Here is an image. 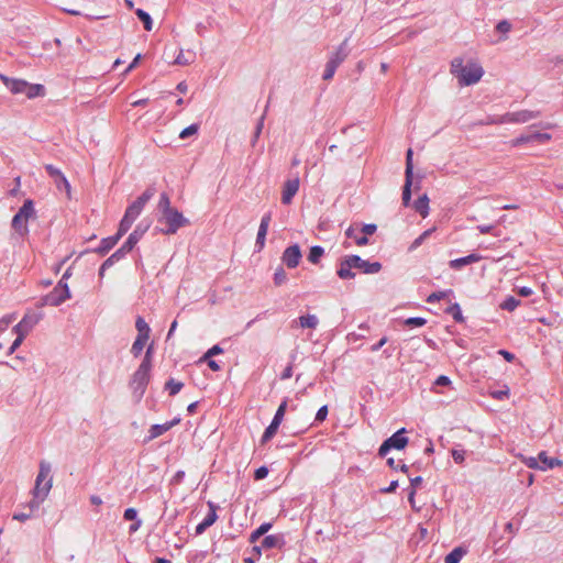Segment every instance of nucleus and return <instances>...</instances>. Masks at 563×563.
<instances>
[{
    "label": "nucleus",
    "instance_id": "f257e3e1",
    "mask_svg": "<svg viewBox=\"0 0 563 563\" xmlns=\"http://www.w3.org/2000/svg\"><path fill=\"white\" fill-rule=\"evenodd\" d=\"M451 73L457 78L460 86H471L481 80L484 69L476 63L464 65L463 58L456 57L451 62Z\"/></svg>",
    "mask_w": 563,
    "mask_h": 563
},
{
    "label": "nucleus",
    "instance_id": "f03ea898",
    "mask_svg": "<svg viewBox=\"0 0 563 563\" xmlns=\"http://www.w3.org/2000/svg\"><path fill=\"white\" fill-rule=\"evenodd\" d=\"M152 358H153V346L150 345L145 352V356L141 362L137 369L133 373L130 387L139 398H141L151 379V369H152Z\"/></svg>",
    "mask_w": 563,
    "mask_h": 563
},
{
    "label": "nucleus",
    "instance_id": "7ed1b4c3",
    "mask_svg": "<svg viewBox=\"0 0 563 563\" xmlns=\"http://www.w3.org/2000/svg\"><path fill=\"white\" fill-rule=\"evenodd\" d=\"M0 80L13 95H25L29 99L44 96L45 88L41 84H30L23 79L10 78L0 74Z\"/></svg>",
    "mask_w": 563,
    "mask_h": 563
},
{
    "label": "nucleus",
    "instance_id": "20e7f679",
    "mask_svg": "<svg viewBox=\"0 0 563 563\" xmlns=\"http://www.w3.org/2000/svg\"><path fill=\"white\" fill-rule=\"evenodd\" d=\"M35 218V209L33 200L26 199L19 211L12 218V229L20 235L26 236L29 234V220Z\"/></svg>",
    "mask_w": 563,
    "mask_h": 563
},
{
    "label": "nucleus",
    "instance_id": "39448f33",
    "mask_svg": "<svg viewBox=\"0 0 563 563\" xmlns=\"http://www.w3.org/2000/svg\"><path fill=\"white\" fill-rule=\"evenodd\" d=\"M52 466L46 461L38 464V473L35 478V485L32 489V496L47 497L53 487Z\"/></svg>",
    "mask_w": 563,
    "mask_h": 563
},
{
    "label": "nucleus",
    "instance_id": "423d86ee",
    "mask_svg": "<svg viewBox=\"0 0 563 563\" xmlns=\"http://www.w3.org/2000/svg\"><path fill=\"white\" fill-rule=\"evenodd\" d=\"M159 222H164L166 224V228L162 229L164 234H175L180 228L189 224L188 219H186L183 213L175 208L163 213Z\"/></svg>",
    "mask_w": 563,
    "mask_h": 563
},
{
    "label": "nucleus",
    "instance_id": "0eeeda50",
    "mask_svg": "<svg viewBox=\"0 0 563 563\" xmlns=\"http://www.w3.org/2000/svg\"><path fill=\"white\" fill-rule=\"evenodd\" d=\"M69 298H70V290H69L68 284L66 282H63V279H60L57 283V285L53 288V290L44 297L43 305L56 307Z\"/></svg>",
    "mask_w": 563,
    "mask_h": 563
},
{
    "label": "nucleus",
    "instance_id": "6e6552de",
    "mask_svg": "<svg viewBox=\"0 0 563 563\" xmlns=\"http://www.w3.org/2000/svg\"><path fill=\"white\" fill-rule=\"evenodd\" d=\"M405 432H406V429L401 428L400 430L395 432L391 437H389L387 440H385L378 450V454L380 456H385L390 451V449H396V450L405 449L409 441L408 438L404 435Z\"/></svg>",
    "mask_w": 563,
    "mask_h": 563
},
{
    "label": "nucleus",
    "instance_id": "1a4fd4ad",
    "mask_svg": "<svg viewBox=\"0 0 563 563\" xmlns=\"http://www.w3.org/2000/svg\"><path fill=\"white\" fill-rule=\"evenodd\" d=\"M42 319L43 312L27 311L22 320L13 327V332L26 336Z\"/></svg>",
    "mask_w": 563,
    "mask_h": 563
},
{
    "label": "nucleus",
    "instance_id": "9d476101",
    "mask_svg": "<svg viewBox=\"0 0 563 563\" xmlns=\"http://www.w3.org/2000/svg\"><path fill=\"white\" fill-rule=\"evenodd\" d=\"M412 155L413 152L411 148L407 151L406 154V170H405V185L402 189V205L408 207L411 200V186H412V176H413V164H412Z\"/></svg>",
    "mask_w": 563,
    "mask_h": 563
},
{
    "label": "nucleus",
    "instance_id": "9b49d317",
    "mask_svg": "<svg viewBox=\"0 0 563 563\" xmlns=\"http://www.w3.org/2000/svg\"><path fill=\"white\" fill-rule=\"evenodd\" d=\"M154 196V189H146L135 201H133L125 210L124 216L135 221L141 212L143 211L145 205L150 201V199Z\"/></svg>",
    "mask_w": 563,
    "mask_h": 563
},
{
    "label": "nucleus",
    "instance_id": "f8f14e48",
    "mask_svg": "<svg viewBox=\"0 0 563 563\" xmlns=\"http://www.w3.org/2000/svg\"><path fill=\"white\" fill-rule=\"evenodd\" d=\"M47 174L54 179V183L58 190H65L68 198L70 197L71 187L65 175L60 169L52 164L45 165Z\"/></svg>",
    "mask_w": 563,
    "mask_h": 563
},
{
    "label": "nucleus",
    "instance_id": "ddd939ff",
    "mask_svg": "<svg viewBox=\"0 0 563 563\" xmlns=\"http://www.w3.org/2000/svg\"><path fill=\"white\" fill-rule=\"evenodd\" d=\"M300 186L299 177L287 179L282 189V202L284 205H290L294 197L297 195Z\"/></svg>",
    "mask_w": 563,
    "mask_h": 563
},
{
    "label": "nucleus",
    "instance_id": "4468645a",
    "mask_svg": "<svg viewBox=\"0 0 563 563\" xmlns=\"http://www.w3.org/2000/svg\"><path fill=\"white\" fill-rule=\"evenodd\" d=\"M301 257L302 255L299 245L294 244L284 251L282 261L288 268H296L299 265Z\"/></svg>",
    "mask_w": 563,
    "mask_h": 563
},
{
    "label": "nucleus",
    "instance_id": "2eb2a0df",
    "mask_svg": "<svg viewBox=\"0 0 563 563\" xmlns=\"http://www.w3.org/2000/svg\"><path fill=\"white\" fill-rule=\"evenodd\" d=\"M207 505H208L209 511L206 515V517L203 518V520L199 525H197L196 531H195L197 536L202 534L218 519V515H217V510L219 508L218 505H216L213 501H210V500L207 503Z\"/></svg>",
    "mask_w": 563,
    "mask_h": 563
},
{
    "label": "nucleus",
    "instance_id": "dca6fc26",
    "mask_svg": "<svg viewBox=\"0 0 563 563\" xmlns=\"http://www.w3.org/2000/svg\"><path fill=\"white\" fill-rule=\"evenodd\" d=\"M351 261L353 262L355 269H360L364 274H376L382 269V264L379 262L369 263L358 255H351Z\"/></svg>",
    "mask_w": 563,
    "mask_h": 563
},
{
    "label": "nucleus",
    "instance_id": "f3484780",
    "mask_svg": "<svg viewBox=\"0 0 563 563\" xmlns=\"http://www.w3.org/2000/svg\"><path fill=\"white\" fill-rule=\"evenodd\" d=\"M148 227L137 225L133 232L130 233L126 241L122 244L121 249L128 254L130 253L134 246L139 243L142 236L147 231Z\"/></svg>",
    "mask_w": 563,
    "mask_h": 563
},
{
    "label": "nucleus",
    "instance_id": "a211bd4d",
    "mask_svg": "<svg viewBox=\"0 0 563 563\" xmlns=\"http://www.w3.org/2000/svg\"><path fill=\"white\" fill-rule=\"evenodd\" d=\"M179 422H180V419L175 418V419L167 421L165 423H162V424H153L148 430L147 441H152V440L161 437L162 434H164L165 432L170 430L174 426L178 424Z\"/></svg>",
    "mask_w": 563,
    "mask_h": 563
},
{
    "label": "nucleus",
    "instance_id": "6ab92c4d",
    "mask_svg": "<svg viewBox=\"0 0 563 563\" xmlns=\"http://www.w3.org/2000/svg\"><path fill=\"white\" fill-rule=\"evenodd\" d=\"M352 264L351 255H347L340 261L336 274L341 279H353L355 277V273L353 272L355 267Z\"/></svg>",
    "mask_w": 563,
    "mask_h": 563
},
{
    "label": "nucleus",
    "instance_id": "aec40b11",
    "mask_svg": "<svg viewBox=\"0 0 563 563\" xmlns=\"http://www.w3.org/2000/svg\"><path fill=\"white\" fill-rule=\"evenodd\" d=\"M347 42H349V38H345L339 45L336 51L334 53H332L331 56L329 57V62L336 67H339L349 56Z\"/></svg>",
    "mask_w": 563,
    "mask_h": 563
},
{
    "label": "nucleus",
    "instance_id": "412c9836",
    "mask_svg": "<svg viewBox=\"0 0 563 563\" xmlns=\"http://www.w3.org/2000/svg\"><path fill=\"white\" fill-rule=\"evenodd\" d=\"M319 324V319L316 314L300 316L298 319L292 320L291 328L300 327L302 329H316Z\"/></svg>",
    "mask_w": 563,
    "mask_h": 563
},
{
    "label": "nucleus",
    "instance_id": "4be33fe9",
    "mask_svg": "<svg viewBox=\"0 0 563 563\" xmlns=\"http://www.w3.org/2000/svg\"><path fill=\"white\" fill-rule=\"evenodd\" d=\"M482 255L473 253L464 257H459L450 261L449 265L452 269H461L462 267L477 263L482 260Z\"/></svg>",
    "mask_w": 563,
    "mask_h": 563
},
{
    "label": "nucleus",
    "instance_id": "5701e85b",
    "mask_svg": "<svg viewBox=\"0 0 563 563\" xmlns=\"http://www.w3.org/2000/svg\"><path fill=\"white\" fill-rule=\"evenodd\" d=\"M345 235L349 239H353L357 246L367 245L369 242L368 238L361 233V229L353 224L346 229Z\"/></svg>",
    "mask_w": 563,
    "mask_h": 563
},
{
    "label": "nucleus",
    "instance_id": "b1692460",
    "mask_svg": "<svg viewBox=\"0 0 563 563\" xmlns=\"http://www.w3.org/2000/svg\"><path fill=\"white\" fill-rule=\"evenodd\" d=\"M540 471H548L562 465V461L556 457H549L545 451L539 453Z\"/></svg>",
    "mask_w": 563,
    "mask_h": 563
},
{
    "label": "nucleus",
    "instance_id": "393cba45",
    "mask_svg": "<svg viewBox=\"0 0 563 563\" xmlns=\"http://www.w3.org/2000/svg\"><path fill=\"white\" fill-rule=\"evenodd\" d=\"M285 544L283 534H269L262 541L263 549H282Z\"/></svg>",
    "mask_w": 563,
    "mask_h": 563
},
{
    "label": "nucleus",
    "instance_id": "a878e982",
    "mask_svg": "<svg viewBox=\"0 0 563 563\" xmlns=\"http://www.w3.org/2000/svg\"><path fill=\"white\" fill-rule=\"evenodd\" d=\"M540 117L539 111L520 110L514 112L515 123H526Z\"/></svg>",
    "mask_w": 563,
    "mask_h": 563
},
{
    "label": "nucleus",
    "instance_id": "bb28decb",
    "mask_svg": "<svg viewBox=\"0 0 563 563\" xmlns=\"http://www.w3.org/2000/svg\"><path fill=\"white\" fill-rule=\"evenodd\" d=\"M415 210L422 217L427 218L429 216V198L424 194L420 196L415 202H413Z\"/></svg>",
    "mask_w": 563,
    "mask_h": 563
},
{
    "label": "nucleus",
    "instance_id": "cd10ccee",
    "mask_svg": "<svg viewBox=\"0 0 563 563\" xmlns=\"http://www.w3.org/2000/svg\"><path fill=\"white\" fill-rule=\"evenodd\" d=\"M119 236H108L101 240L100 245L96 249V252L100 255H106L118 242Z\"/></svg>",
    "mask_w": 563,
    "mask_h": 563
},
{
    "label": "nucleus",
    "instance_id": "c85d7f7f",
    "mask_svg": "<svg viewBox=\"0 0 563 563\" xmlns=\"http://www.w3.org/2000/svg\"><path fill=\"white\" fill-rule=\"evenodd\" d=\"M148 339H150V336H141V335L136 336V339L133 342L132 347H131V353L133 354L134 357H139L141 355Z\"/></svg>",
    "mask_w": 563,
    "mask_h": 563
},
{
    "label": "nucleus",
    "instance_id": "c756f323",
    "mask_svg": "<svg viewBox=\"0 0 563 563\" xmlns=\"http://www.w3.org/2000/svg\"><path fill=\"white\" fill-rule=\"evenodd\" d=\"M466 554V550L457 547L453 549L444 559L445 563H460L462 558Z\"/></svg>",
    "mask_w": 563,
    "mask_h": 563
},
{
    "label": "nucleus",
    "instance_id": "7c9ffc66",
    "mask_svg": "<svg viewBox=\"0 0 563 563\" xmlns=\"http://www.w3.org/2000/svg\"><path fill=\"white\" fill-rule=\"evenodd\" d=\"M195 53L194 52H187V54L184 52V51H180L179 54L177 55V57L175 58V64L176 65H181V66H185V65H190L195 62Z\"/></svg>",
    "mask_w": 563,
    "mask_h": 563
},
{
    "label": "nucleus",
    "instance_id": "2f4dec72",
    "mask_svg": "<svg viewBox=\"0 0 563 563\" xmlns=\"http://www.w3.org/2000/svg\"><path fill=\"white\" fill-rule=\"evenodd\" d=\"M324 250L322 246L314 245L310 249L308 254V261L312 264L319 263L320 258L323 256Z\"/></svg>",
    "mask_w": 563,
    "mask_h": 563
},
{
    "label": "nucleus",
    "instance_id": "473e14b6",
    "mask_svg": "<svg viewBox=\"0 0 563 563\" xmlns=\"http://www.w3.org/2000/svg\"><path fill=\"white\" fill-rule=\"evenodd\" d=\"M135 328L137 330V335L150 336L151 329L142 317L136 318Z\"/></svg>",
    "mask_w": 563,
    "mask_h": 563
},
{
    "label": "nucleus",
    "instance_id": "72a5a7b5",
    "mask_svg": "<svg viewBox=\"0 0 563 563\" xmlns=\"http://www.w3.org/2000/svg\"><path fill=\"white\" fill-rule=\"evenodd\" d=\"M278 428H279V424L272 421L269 423V426L265 429V431L262 435L261 442L262 443L268 442L276 434Z\"/></svg>",
    "mask_w": 563,
    "mask_h": 563
},
{
    "label": "nucleus",
    "instance_id": "f704fd0d",
    "mask_svg": "<svg viewBox=\"0 0 563 563\" xmlns=\"http://www.w3.org/2000/svg\"><path fill=\"white\" fill-rule=\"evenodd\" d=\"M135 13H136L137 18L143 22L144 29L146 31H152V29H153V21H152L151 15L147 12H145L144 10H142V9H137L135 11Z\"/></svg>",
    "mask_w": 563,
    "mask_h": 563
},
{
    "label": "nucleus",
    "instance_id": "c9c22d12",
    "mask_svg": "<svg viewBox=\"0 0 563 563\" xmlns=\"http://www.w3.org/2000/svg\"><path fill=\"white\" fill-rule=\"evenodd\" d=\"M184 387V384L181 382H177L173 378L166 382L165 389L168 390L170 396L177 395L181 388Z\"/></svg>",
    "mask_w": 563,
    "mask_h": 563
},
{
    "label": "nucleus",
    "instance_id": "e433bc0d",
    "mask_svg": "<svg viewBox=\"0 0 563 563\" xmlns=\"http://www.w3.org/2000/svg\"><path fill=\"white\" fill-rule=\"evenodd\" d=\"M125 255L126 253L120 247L103 262V266L111 267L112 265H114V263L122 260Z\"/></svg>",
    "mask_w": 563,
    "mask_h": 563
},
{
    "label": "nucleus",
    "instance_id": "4c0bfd02",
    "mask_svg": "<svg viewBox=\"0 0 563 563\" xmlns=\"http://www.w3.org/2000/svg\"><path fill=\"white\" fill-rule=\"evenodd\" d=\"M133 222L134 221H132L128 217L123 216V218L120 221L119 229H118V232L115 235L119 236V239H121L131 229Z\"/></svg>",
    "mask_w": 563,
    "mask_h": 563
},
{
    "label": "nucleus",
    "instance_id": "58836bf2",
    "mask_svg": "<svg viewBox=\"0 0 563 563\" xmlns=\"http://www.w3.org/2000/svg\"><path fill=\"white\" fill-rule=\"evenodd\" d=\"M437 230L435 227L431 228V229H428L426 230L424 232H422L413 242L412 244L410 245V250H416L418 249L424 241L426 239H428L434 231Z\"/></svg>",
    "mask_w": 563,
    "mask_h": 563
},
{
    "label": "nucleus",
    "instance_id": "ea45409f",
    "mask_svg": "<svg viewBox=\"0 0 563 563\" xmlns=\"http://www.w3.org/2000/svg\"><path fill=\"white\" fill-rule=\"evenodd\" d=\"M520 305V300L509 296L501 303L500 308L507 311H514Z\"/></svg>",
    "mask_w": 563,
    "mask_h": 563
},
{
    "label": "nucleus",
    "instance_id": "a19ab883",
    "mask_svg": "<svg viewBox=\"0 0 563 563\" xmlns=\"http://www.w3.org/2000/svg\"><path fill=\"white\" fill-rule=\"evenodd\" d=\"M158 209L163 213L167 212L168 210H172L170 206V199L169 196L166 192L161 194L159 200H158Z\"/></svg>",
    "mask_w": 563,
    "mask_h": 563
},
{
    "label": "nucleus",
    "instance_id": "79ce46f5",
    "mask_svg": "<svg viewBox=\"0 0 563 563\" xmlns=\"http://www.w3.org/2000/svg\"><path fill=\"white\" fill-rule=\"evenodd\" d=\"M286 409H287V400L285 399L279 405V407L277 408V410L275 412V416H274L272 421H274V422H276V423H278L280 426V423L284 420V416H285Z\"/></svg>",
    "mask_w": 563,
    "mask_h": 563
},
{
    "label": "nucleus",
    "instance_id": "37998d69",
    "mask_svg": "<svg viewBox=\"0 0 563 563\" xmlns=\"http://www.w3.org/2000/svg\"><path fill=\"white\" fill-rule=\"evenodd\" d=\"M527 143H533L531 134H522L510 141L512 147H518Z\"/></svg>",
    "mask_w": 563,
    "mask_h": 563
},
{
    "label": "nucleus",
    "instance_id": "c03bdc74",
    "mask_svg": "<svg viewBox=\"0 0 563 563\" xmlns=\"http://www.w3.org/2000/svg\"><path fill=\"white\" fill-rule=\"evenodd\" d=\"M404 323L410 328H420L427 323V320L421 317H411V318L406 319L404 321Z\"/></svg>",
    "mask_w": 563,
    "mask_h": 563
},
{
    "label": "nucleus",
    "instance_id": "a18cd8bd",
    "mask_svg": "<svg viewBox=\"0 0 563 563\" xmlns=\"http://www.w3.org/2000/svg\"><path fill=\"white\" fill-rule=\"evenodd\" d=\"M47 497H37L33 496V498L27 503L26 507L29 508L30 514H34L41 506V504L46 499Z\"/></svg>",
    "mask_w": 563,
    "mask_h": 563
},
{
    "label": "nucleus",
    "instance_id": "49530a36",
    "mask_svg": "<svg viewBox=\"0 0 563 563\" xmlns=\"http://www.w3.org/2000/svg\"><path fill=\"white\" fill-rule=\"evenodd\" d=\"M286 279H287V275H286V272L284 271V268L283 267L277 268L274 274L275 285L280 286L286 282Z\"/></svg>",
    "mask_w": 563,
    "mask_h": 563
},
{
    "label": "nucleus",
    "instance_id": "de8ad7c7",
    "mask_svg": "<svg viewBox=\"0 0 563 563\" xmlns=\"http://www.w3.org/2000/svg\"><path fill=\"white\" fill-rule=\"evenodd\" d=\"M532 142L544 144L551 140V135L548 133L534 132L531 133Z\"/></svg>",
    "mask_w": 563,
    "mask_h": 563
},
{
    "label": "nucleus",
    "instance_id": "09e8293b",
    "mask_svg": "<svg viewBox=\"0 0 563 563\" xmlns=\"http://www.w3.org/2000/svg\"><path fill=\"white\" fill-rule=\"evenodd\" d=\"M336 66H334L328 60L324 73L322 75L323 80H331L336 71Z\"/></svg>",
    "mask_w": 563,
    "mask_h": 563
},
{
    "label": "nucleus",
    "instance_id": "8fccbe9b",
    "mask_svg": "<svg viewBox=\"0 0 563 563\" xmlns=\"http://www.w3.org/2000/svg\"><path fill=\"white\" fill-rule=\"evenodd\" d=\"M271 220H272V213L271 212L265 213L261 219L258 231L267 233Z\"/></svg>",
    "mask_w": 563,
    "mask_h": 563
},
{
    "label": "nucleus",
    "instance_id": "3c124183",
    "mask_svg": "<svg viewBox=\"0 0 563 563\" xmlns=\"http://www.w3.org/2000/svg\"><path fill=\"white\" fill-rule=\"evenodd\" d=\"M449 312L452 314L456 322H462L464 320L461 308L457 303H454L452 307H450Z\"/></svg>",
    "mask_w": 563,
    "mask_h": 563
},
{
    "label": "nucleus",
    "instance_id": "603ef678",
    "mask_svg": "<svg viewBox=\"0 0 563 563\" xmlns=\"http://www.w3.org/2000/svg\"><path fill=\"white\" fill-rule=\"evenodd\" d=\"M198 132V124H190L189 126L185 128L180 133V139H187L190 135H194Z\"/></svg>",
    "mask_w": 563,
    "mask_h": 563
},
{
    "label": "nucleus",
    "instance_id": "864d4df0",
    "mask_svg": "<svg viewBox=\"0 0 563 563\" xmlns=\"http://www.w3.org/2000/svg\"><path fill=\"white\" fill-rule=\"evenodd\" d=\"M523 463L529 467V468H532V470H540V461H539V455L537 457L534 456H529V457H526L523 459Z\"/></svg>",
    "mask_w": 563,
    "mask_h": 563
},
{
    "label": "nucleus",
    "instance_id": "5fc2aeb1",
    "mask_svg": "<svg viewBox=\"0 0 563 563\" xmlns=\"http://www.w3.org/2000/svg\"><path fill=\"white\" fill-rule=\"evenodd\" d=\"M446 294H448L446 291L432 292L428 296L427 302H429V303L438 302V301L444 299L446 297Z\"/></svg>",
    "mask_w": 563,
    "mask_h": 563
},
{
    "label": "nucleus",
    "instance_id": "6e6d98bb",
    "mask_svg": "<svg viewBox=\"0 0 563 563\" xmlns=\"http://www.w3.org/2000/svg\"><path fill=\"white\" fill-rule=\"evenodd\" d=\"M15 334H16V339L12 342L11 346L9 347V351H8L9 355L13 354L15 352V350L22 344V342L26 338L24 335H21V333H15Z\"/></svg>",
    "mask_w": 563,
    "mask_h": 563
},
{
    "label": "nucleus",
    "instance_id": "4d7b16f0",
    "mask_svg": "<svg viewBox=\"0 0 563 563\" xmlns=\"http://www.w3.org/2000/svg\"><path fill=\"white\" fill-rule=\"evenodd\" d=\"M123 518L128 521H134L137 518V510L135 508H128L124 510Z\"/></svg>",
    "mask_w": 563,
    "mask_h": 563
},
{
    "label": "nucleus",
    "instance_id": "13d9d810",
    "mask_svg": "<svg viewBox=\"0 0 563 563\" xmlns=\"http://www.w3.org/2000/svg\"><path fill=\"white\" fill-rule=\"evenodd\" d=\"M327 416H328V406L324 405V406L320 407L319 410L317 411L314 420L317 422H322L327 419Z\"/></svg>",
    "mask_w": 563,
    "mask_h": 563
},
{
    "label": "nucleus",
    "instance_id": "bf43d9fd",
    "mask_svg": "<svg viewBox=\"0 0 563 563\" xmlns=\"http://www.w3.org/2000/svg\"><path fill=\"white\" fill-rule=\"evenodd\" d=\"M377 230V227L376 224H373V223H369V224H364L362 228H361V233H363L365 236L368 238V235H372L376 232Z\"/></svg>",
    "mask_w": 563,
    "mask_h": 563
},
{
    "label": "nucleus",
    "instance_id": "052dcab7",
    "mask_svg": "<svg viewBox=\"0 0 563 563\" xmlns=\"http://www.w3.org/2000/svg\"><path fill=\"white\" fill-rule=\"evenodd\" d=\"M496 29L498 32L506 34L511 30V24L507 20H503L498 22Z\"/></svg>",
    "mask_w": 563,
    "mask_h": 563
},
{
    "label": "nucleus",
    "instance_id": "680f3d73",
    "mask_svg": "<svg viewBox=\"0 0 563 563\" xmlns=\"http://www.w3.org/2000/svg\"><path fill=\"white\" fill-rule=\"evenodd\" d=\"M452 457L455 463L461 464L465 460V451L463 450H453L452 451Z\"/></svg>",
    "mask_w": 563,
    "mask_h": 563
},
{
    "label": "nucleus",
    "instance_id": "e2e57ef3",
    "mask_svg": "<svg viewBox=\"0 0 563 563\" xmlns=\"http://www.w3.org/2000/svg\"><path fill=\"white\" fill-rule=\"evenodd\" d=\"M268 475V468L266 466H261L254 472V478L256 481L264 479Z\"/></svg>",
    "mask_w": 563,
    "mask_h": 563
},
{
    "label": "nucleus",
    "instance_id": "0e129e2a",
    "mask_svg": "<svg viewBox=\"0 0 563 563\" xmlns=\"http://www.w3.org/2000/svg\"><path fill=\"white\" fill-rule=\"evenodd\" d=\"M14 320V314H8L0 320V332L4 331L8 325Z\"/></svg>",
    "mask_w": 563,
    "mask_h": 563
},
{
    "label": "nucleus",
    "instance_id": "69168bd1",
    "mask_svg": "<svg viewBox=\"0 0 563 563\" xmlns=\"http://www.w3.org/2000/svg\"><path fill=\"white\" fill-rule=\"evenodd\" d=\"M500 120V124H509V123H515V119H514V112H507V113H504L501 115H499Z\"/></svg>",
    "mask_w": 563,
    "mask_h": 563
},
{
    "label": "nucleus",
    "instance_id": "338daca9",
    "mask_svg": "<svg viewBox=\"0 0 563 563\" xmlns=\"http://www.w3.org/2000/svg\"><path fill=\"white\" fill-rule=\"evenodd\" d=\"M434 384L437 386H450L451 385V379L448 376H445V375H440L435 379Z\"/></svg>",
    "mask_w": 563,
    "mask_h": 563
},
{
    "label": "nucleus",
    "instance_id": "774afa93",
    "mask_svg": "<svg viewBox=\"0 0 563 563\" xmlns=\"http://www.w3.org/2000/svg\"><path fill=\"white\" fill-rule=\"evenodd\" d=\"M33 516L30 512H15L13 515L14 520L22 521V522L29 520Z\"/></svg>",
    "mask_w": 563,
    "mask_h": 563
}]
</instances>
